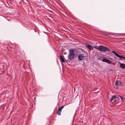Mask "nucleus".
<instances>
[{
    "mask_svg": "<svg viewBox=\"0 0 125 125\" xmlns=\"http://www.w3.org/2000/svg\"><path fill=\"white\" fill-rule=\"evenodd\" d=\"M74 52L73 50H70L69 54L68 56V58L69 60H72L73 59L74 57Z\"/></svg>",
    "mask_w": 125,
    "mask_h": 125,
    "instance_id": "f257e3e1",
    "label": "nucleus"
},
{
    "mask_svg": "<svg viewBox=\"0 0 125 125\" xmlns=\"http://www.w3.org/2000/svg\"><path fill=\"white\" fill-rule=\"evenodd\" d=\"M99 50L100 51L105 52L111 51L109 49L102 45L99 46Z\"/></svg>",
    "mask_w": 125,
    "mask_h": 125,
    "instance_id": "f03ea898",
    "label": "nucleus"
},
{
    "mask_svg": "<svg viewBox=\"0 0 125 125\" xmlns=\"http://www.w3.org/2000/svg\"><path fill=\"white\" fill-rule=\"evenodd\" d=\"M78 57L79 60H81L83 59L84 56L83 54H80L78 55Z\"/></svg>",
    "mask_w": 125,
    "mask_h": 125,
    "instance_id": "7ed1b4c3",
    "label": "nucleus"
},
{
    "mask_svg": "<svg viewBox=\"0 0 125 125\" xmlns=\"http://www.w3.org/2000/svg\"><path fill=\"white\" fill-rule=\"evenodd\" d=\"M102 61L103 62H106L109 64L111 63V62L110 60L105 58H103Z\"/></svg>",
    "mask_w": 125,
    "mask_h": 125,
    "instance_id": "20e7f679",
    "label": "nucleus"
},
{
    "mask_svg": "<svg viewBox=\"0 0 125 125\" xmlns=\"http://www.w3.org/2000/svg\"><path fill=\"white\" fill-rule=\"evenodd\" d=\"M85 46H86L88 48L90 51L93 50V47L92 46L90 45L86 44Z\"/></svg>",
    "mask_w": 125,
    "mask_h": 125,
    "instance_id": "39448f33",
    "label": "nucleus"
},
{
    "mask_svg": "<svg viewBox=\"0 0 125 125\" xmlns=\"http://www.w3.org/2000/svg\"><path fill=\"white\" fill-rule=\"evenodd\" d=\"M120 83L118 81L116 80L115 81V85L117 87H118L120 86Z\"/></svg>",
    "mask_w": 125,
    "mask_h": 125,
    "instance_id": "423d86ee",
    "label": "nucleus"
},
{
    "mask_svg": "<svg viewBox=\"0 0 125 125\" xmlns=\"http://www.w3.org/2000/svg\"><path fill=\"white\" fill-rule=\"evenodd\" d=\"M62 109L61 108H60V107H59L58 108V115H61V112Z\"/></svg>",
    "mask_w": 125,
    "mask_h": 125,
    "instance_id": "0eeeda50",
    "label": "nucleus"
},
{
    "mask_svg": "<svg viewBox=\"0 0 125 125\" xmlns=\"http://www.w3.org/2000/svg\"><path fill=\"white\" fill-rule=\"evenodd\" d=\"M120 67L123 69L125 68V64L123 63H121L120 65Z\"/></svg>",
    "mask_w": 125,
    "mask_h": 125,
    "instance_id": "6e6552de",
    "label": "nucleus"
},
{
    "mask_svg": "<svg viewBox=\"0 0 125 125\" xmlns=\"http://www.w3.org/2000/svg\"><path fill=\"white\" fill-rule=\"evenodd\" d=\"M60 58L61 61L62 62H64L65 61V60L62 55H60Z\"/></svg>",
    "mask_w": 125,
    "mask_h": 125,
    "instance_id": "1a4fd4ad",
    "label": "nucleus"
},
{
    "mask_svg": "<svg viewBox=\"0 0 125 125\" xmlns=\"http://www.w3.org/2000/svg\"><path fill=\"white\" fill-rule=\"evenodd\" d=\"M117 98H118V97H117V96L116 97L115 95H114L111 98V101H112L113 100H114L115 99H116Z\"/></svg>",
    "mask_w": 125,
    "mask_h": 125,
    "instance_id": "9d476101",
    "label": "nucleus"
},
{
    "mask_svg": "<svg viewBox=\"0 0 125 125\" xmlns=\"http://www.w3.org/2000/svg\"><path fill=\"white\" fill-rule=\"evenodd\" d=\"M118 96H119L120 97L122 101H123L124 100L125 98L123 97L120 95H118Z\"/></svg>",
    "mask_w": 125,
    "mask_h": 125,
    "instance_id": "9b49d317",
    "label": "nucleus"
},
{
    "mask_svg": "<svg viewBox=\"0 0 125 125\" xmlns=\"http://www.w3.org/2000/svg\"><path fill=\"white\" fill-rule=\"evenodd\" d=\"M93 47L94 48H95L97 50H99V46L98 47H97V46H94Z\"/></svg>",
    "mask_w": 125,
    "mask_h": 125,
    "instance_id": "f8f14e48",
    "label": "nucleus"
},
{
    "mask_svg": "<svg viewBox=\"0 0 125 125\" xmlns=\"http://www.w3.org/2000/svg\"><path fill=\"white\" fill-rule=\"evenodd\" d=\"M64 105H63V106H61V107H60V108H61L62 109V108H63L64 107Z\"/></svg>",
    "mask_w": 125,
    "mask_h": 125,
    "instance_id": "ddd939ff",
    "label": "nucleus"
}]
</instances>
